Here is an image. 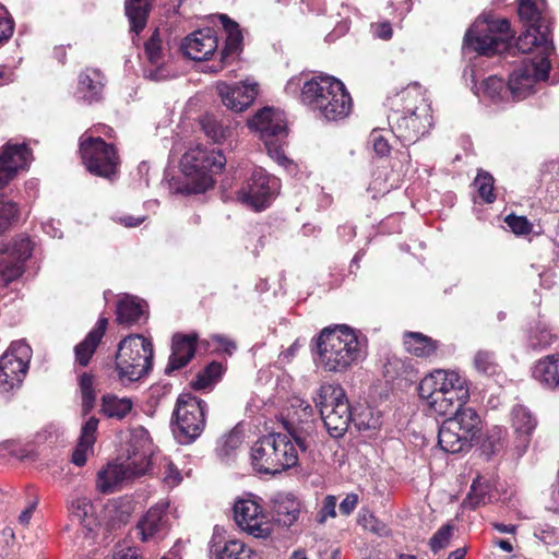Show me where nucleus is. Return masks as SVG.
Wrapping results in <instances>:
<instances>
[{"label":"nucleus","instance_id":"f257e3e1","mask_svg":"<svg viewBox=\"0 0 559 559\" xmlns=\"http://www.w3.org/2000/svg\"><path fill=\"white\" fill-rule=\"evenodd\" d=\"M299 90L302 104L328 121L344 119L352 111L349 93L343 82L333 76L319 75L302 82L298 75L286 83L287 94L295 95Z\"/></svg>","mask_w":559,"mask_h":559},{"label":"nucleus","instance_id":"f03ea898","mask_svg":"<svg viewBox=\"0 0 559 559\" xmlns=\"http://www.w3.org/2000/svg\"><path fill=\"white\" fill-rule=\"evenodd\" d=\"M314 342V362L325 372L343 373L366 354V340L345 324L324 328Z\"/></svg>","mask_w":559,"mask_h":559},{"label":"nucleus","instance_id":"7ed1b4c3","mask_svg":"<svg viewBox=\"0 0 559 559\" xmlns=\"http://www.w3.org/2000/svg\"><path fill=\"white\" fill-rule=\"evenodd\" d=\"M285 433H270L259 439L251 449V460L260 473L276 474L296 466L298 445Z\"/></svg>","mask_w":559,"mask_h":559},{"label":"nucleus","instance_id":"20e7f679","mask_svg":"<svg viewBox=\"0 0 559 559\" xmlns=\"http://www.w3.org/2000/svg\"><path fill=\"white\" fill-rule=\"evenodd\" d=\"M518 11L526 25V29L516 40L518 49L524 53L533 52L534 47L554 51L546 0H520Z\"/></svg>","mask_w":559,"mask_h":559},{"label":"nucleus","instance_id":"39448f33","mask_svg":"<svg viewBox=\"0 0 559 559\" xmlns=\"http://www.w3.org/2000/svg\"><path fill=\"white\" fill-rule=\"evenodd\" d=\"M483 429V421L472 407L456 411L453 417L445 419L438 433L440 448L449 453L468 451L478 440Z\"/></svg>","mask_w":559,"mask_h":559},{"label":"nucleus","instance_id":"423d86ee","mask_svg":"<svg viewBox=\"0 0 559 559\" xmlns=\"http://www.w3.org/2000/svg\"><path fill=\"white\" fill-rule=\"evenodd\" d=\"M154 348L148 338L140 334L124 337L118 346L116 371L120 381L142 380L153 367Z\"/></svg>","mask_w":559,"mask_h":559},{"label":"nucleus","instance_id":"0eeeda50","mask_svg":"<svg viewBox=\"0 0 559 559\" xmlns=\"http://www.w3.org/2000/svg\"><path fill=\"white\" fill-rule=\"evenodd\" d=\"M249 126L260 134L271 158L280 165L288 163L283 148L288 133L283 111L263 108L252 117Z\"/></svg>","mask_w":559,"mask_h":559},{"label":"nucleus","instance_id":"6e6552de","mask_svg":"<svg viewBox=\"0 0 559 559\" xmlns=\"http://www.w3.org/2000/svg\"><path fill=\"white\" fill-rule=\"evenodd\" d=\"M510 37V24L504 19L478 17L466 32L464 44L469 49L490 56L501 51Z\"/></svg>","mask_w":559,"mask_h":559},{"label":"nucleus","instance_id":"1a4fd4ad","mask_svg":"<svg viewBox=\"0 0 559 559\" xmlns=\"http://www.w3.org/2000/svg\"><path fill=\"white\" fill-rule=\"evenodd\" d=\"M536 55L525 58L510 74L508 87L515 99H523L533 93L537 82L546 80L550 70L549 56L552 51H544L543 47H534Z\"/></svg>","mask_w":559,"mask_h":559},{"label":"nucleus","instance_id":"9d476101","mask_svg":"<svg viewBox=\"0 0 559 559\" xmlns=\"http://www.w3.org/2000/svg\"><path fill=\"white\" fill-rule=\"evenodd\" d=\"M226 164L219 151H207L201 146L190 148L181 158V167L186 176L197 180V192L205 191L213 186L211 174L221 171Z\"/></svg>","mask_w":559,"mask_h":559},{"label":"nucleus","instance_id":"9b49d317","mask_svg":"<svg viewBox=\"0 0 559 559\" xmlns=\"http://www.w3.org/2000/svg\"><path fill=\"white\" fill-rule=\"evenodd\" d=\"M206 404L191 393L179 395L174 411V432L181 443H189L198 438L205 426Z\"/></svg>","mask_w":559,"mask_h":559},{"label":"nucleus","instance_id":"f8f14e48","mask_svg":"<svg viewBox=\"0 0 559 559\" xmlns=\"http://www.w3.org/2000/svg\"><path fill=\"white\" fill-rule=\"evenodd\" d=\"M281 417L288 435L301 451L308 448L307 437L314 430L313 409L299 396H292L282 408Z\"/></svg>","mask_w":559,"mask_h":559},{"label":"nucleus","instance_id":"ddd939ff","mask_svg":"<svg viewBox=\"0 0 559 559\" xmlns=\"http://www.w3.org/2000/svg\"><path fill=\"white\" fill-rule=\"evenodd\" d=\"M80 152L82 160L90 173L102 177H110L116 174L119 157L111 144H107L99 136L81 138Z\"/></svg>","mask_w":559,"mask_h":559},{"label":"nucleus","instance_id":"4468645a","mask_svg":"<svg viewBox=\"0 0 559 559\" xmlns=\"http://www.w3.org/2000/svg\"><path fill=\"white\" fill-rule=\"evenodd\" d=\"M234 519L241 531L255 538H267L274 530L273 519L253 498H242L235 502Z\"/></svg>","mask_w":559,"mask_h":559},{"label":"nucleus","instance_id":"2eb2a0df","mask_svg":"<svg viewBox=\"0 0 559 559\" xmlns=\"http://www.w3.org/2000/svg\"><path fill=\"white\" fill-rule=\"evenodd\" d=\"M278 189L277 178L270 176L262 168H254L238 191L237 200L255 211H262L270 205Z\"/></svg>","mask_w":559,"mask_h":559},{"label":"nucleus","instance_id":"dca6fc26","mask_svg":"<svg viewBox=\"0 0 559 559\" xmlns=\"http://www.w3.org/2000/svg\"><path fill=\"white\" fill-rule=\"evenodd\" d=\"M416 390L437 415L455 413L469 397L468 386H417Z\"/></svg>","mask_w":559,"mask_h":559},{"label":"nucleus","instance_id":"f3484780","mask_svg":"<svg viewBox=\"0 0 559 559\" xmlns=\"http://www.w3.org/2000/svg\"><path fill=\"white\" fill-rule=\"evenodd\" d=\"M417 111L399 114L393 111L389 119L397 136L407 143H415L425 135L432 126L431 108L429 103H423L414 108Z\"/></svg>","mask_w":559,"mask_h":559},{"label":"nucleus","instance_id":"a211bd4d","mask_svg":"<svg viewBox=\"0 0 559 559\" xmlns=\"http://www.w3.org/2000/svg\"><path fill=\"white\" fill-rule=\"evenodd\" d=\"M32 348L24 341L12 342L0 357V384H21L28 371Z\"/></svg>","mask_w":559,"mask_h":559},{"label":"nucleus","instance_id":"6ab92c4d","mask_svg":"<svg viewBox=\"0 0 559 559\" xmlns=\"http://www.w3.org/2000/svg\"><path fill=\"white\" fill-rule=\"evenodd\" d=\"M154 456V445L148 431L141 426L130 429L123 460L127 461V468L144 475L150 469Z\"/></svg>","mask_w":559,"mask_h":559},{"label":"nucleus","instance_id":"aec40b11","mask_svg":"<svg viewBox=\"0 0 559 559\" xmlns=\"http://www.w3.org/2000/svg\"><path fill=\"white\" fill-rule=\"evenodd\" d=\"M33 245L29 238L20 236L0 251V278L9 284L24 273V263L31 258Z\"/></svg>","mask_w":559,"mask_h":559},{"label":"nucleus","instance_id":"412c9836","mask_svg":"<svg viewBox=\"0 0 559 559\" xmlns=\"http://www.w3.org/2000/svg\"><path fill=\"white\" fill-rule=\"evenodd\" d=\"M320 414L328 432L333 438L342 437L347 431L350 420H353L360 430L377 427V419L372 418L369 409L360 414H355L352 408L341 406L340 411H322Z\"/></svg>","mask_w":559,"mask_h":559},{"label":"nucleus","instance_id":"4be33fe9","mask_svg":"<svg viewBox=\"0 0 559 559\" xmlns=\"http://www.w3.org/2000/svg\"><path fill=\"white\" fill-rule=\"evenodd\" d=\"M31 150L25 143L8 142L0 147V189L28 166Z\"/></svg>","mask_w":559,"mask_h":559},{"label":"nucleus","instance_id":"5701e85b","mask_svg":"<svg viewBox=\"0 0 559 559\" xmlns=\"http://www.w3.org/2000/svg\"><path fill=\"white\" fill-rule=\"evenodd\" d=\"M216 87L222 103L236 112L246 110L258 95V84L249 80L243 81L240 85L219 82Z\"/></svg>","mask_w":559,"mask_h":559},{"label":"nucleus","instance_id":"b1692460","mask_svg":"<svg viewBox=\"0 0 559 559\" xmlns=\"http://www.w3.org/2000/svg\"><path fill=\"white\" fill-rule=\"evenodd\" d=\"M218 47L216 32L213 28L198 29L190 34L181 44V50L192 60H206Z\"/></svg>","mask_w":559,"mask_h":559},{"label":"nucleus","instance_id":"393cba45","mask_svg":"<svg viewBox=\"0 0 559 559\" xmlns=\"http://www.w3.org/2000/svg\"><path fill=\"white\" fill-rule=\"evenodd\" d=\"M145 57L154 69H146L145 76L162 81L168 78L169 73L164 68L167 61L168 45L165 44L158 31H155L144 46Z\"/></svg>","mask_w":559,"mask_h":559},{"label":"nucleus","instance_id":"a878e982","mask_svg":"<svg viewBox=\"0 0 559 559\" xmlns=\"http://www.w3.org/2000/svg\"><path fill=\"white\" fill-rule=\"evenodd\" d=\"M140 476L135 471L127 468V461L109 463L98 472L96 488L102 493H110L123 480Z\"/></svg>","mask_w":559,"mask_h":559},{"label":"nucleus","instance_id":"bb28decb","mask_svg":"<svg viewBox=\"0 0 559 559\" xmlns=\"http://www.w3.org/2000/svg\"><path fill=\"white\" fill-rule=\"evenodd\" d=\"M197 335L176 334L173 337L171 354L165 368V373L170 374L174 371L185 367L194 356Z\"/></svg>","mask_w":559,"mask_h":559},{"label":"nucleus","instance_id":"cd10ccee","mask_svg":"<svg viewBox=\"0 0 559 559\" xmlns=\"http://www.w3.org/2000/svg\"><path fill=\"white\" fill-rule=\"evenodd\" d=\"M167 507L168 504L165 502L155 504L148 509V511L139 522L138 528L143 542L160 535L167 530Z\"/></svg>","mask_w":559,"mask_h":559},{"label":"nucleus","instance_id":"c85d7f7f","mask_svg":"<svg viewBox=\"0 0 559 559\" xmlns=\"http://www.w3.org/2000/svg\"><path fill=\"white\" fill-rule=\"evenodd\" d=\"M69 513L73 520H76L83 530L85 536L94 537L100 526L96 516L95 508L87 498H76L69 504Z\"/></svg>","mask_w":559,"mask_h":559},{"label":"nucleus","instance_id":"c756f323","mask_svg":"<svg viewBox=\"0 0 559 559\" xmlns=\"http://www.w3.org/2000/svg\"><path fill=\"white\" fill-rule=\"evenodd\" d=\"M393 111L399 114L415 111L414 108L423 103H428L425 92L418 83H414L390 97Z\"/></svg>","mask_w":559,"mask_h":559},{"label":"nucleus","instance_id":"7c9ffc66","mask_svg":"<svg viewBox=\"0 0 559 559\" xmlns=\"http://www.w3.org/2000/svg\"><path fill=\"white\" fill-rule=\"evenodd\" d=\"M107 328V319L102 318L86 337L75 346V359L80 366L85 367L96 350Z\"/></svg>","mask_w":559,"mask_h":559},{"label":"nucleus","instance_id":"2f4dec72","mask_svg":"<svg viewBox=\"0 0 559 559\" xmlns=\"http://www.w3.org/2000/svg\"><path fill=\"white\" fill-rule=\"evenodd\" d=\"M97 427L98 419L95 417L88 418L82 426L79 443L73 452L72 461L75 465H84L87 460V455L93 452V445L96 441Z\"/></svg>","mask_w":559,"mask_h":559},{"label":"nucleus","instance_id":"473e14b6","mask_svg":"<svg viewBox=\"0 0 559 559\" xmlns=\"http://www.w3.org/2000/svg\"><path fill=\"white\" fill-rule=\"evenodd\" d=\"M104 76L95 69H86L79 76V93L88 102H97L102 97Z\"/></svg>","mask_w":559,"mask_h":559},{"label":"nucleus","instance_id":"72a5a7b5","mask_svg":"<svg viewBox=\"0 0 559 559\" xmlns=\"http://www.w3.org/2000/svg\"><path fill=\"white\" fill-rule=\"evenodd\" d=\"M223 27L227 33L226 43L222 50V61L229 62L234 60L241 51L242 34L236 22L231 21L227 15L219 16Z\"/></svg>","mask_w":559,"mask_h":559},{"label":"nucleus","instance_id":"f704fd0d","mask_svg":"<svg viewBox=\"0 0 559 559\" xmlns=\"http://www.w3.org/2000/svg\"><path fill=\"white\" fill-rule=\"evenodd\" d=\"M152 0H126V14L131 32L140 34L146 26Z\"/></svg>","mask_w":559,"mask_h":559},{"label":"nucleus","instance_id":"c9c22d12","mask_svg":"<svg viewBox=\"0 0 559 559\" xmlns=\"http://www.w3.org/2000/svg\"><path fill=\"white\" fill-rule=\"evenodd\" d=\"M317 405L322 411H340L341 406L350 408L343 386H320Z\"/></svg>","mask_w":559,"mask_h":559},{"label":"nucleus","instance_id":"e433bc0d","mask_svg":"<svg viewBox=\"0 0 559 559\" xmlns=\"http://www.w3.org/2000/svg\"><path fill=\"white\" fill-rule=\"evenodd\" d=\"M403 343L405 349L417 357H429L438 347L436 341L419 332H405Z\"/></svg>","mask_w":559,"mask_h":559},{"label":"nucleus","instance_id":"4c0bfd02","mask_svg":"<svg viewBox=\"0 0 559 559\" xmlns=\"http://www.w3.org/2000/svg\"><path fill=\"white\" fill-rule=\"evenodd\" d=\"M533 377L544 384H559V355H549L538 360Z\"/></svg>","mask_w":559,"mask_h":559},{"label":"nucleus","instance_id":"58836bf2","mask_svg":"<svg viewBox=\"0 0 559 559\" xmlns=\"http://www.w3.org/2000/svg\"><path fill=\"white\" fill-rule=\"evenodd\" d=\"M156 466V475L163 485L169 489L175 488L182 481V474L173 463V461L164 455H155L152 464Z\"/></svg>","mask_w":559,"mask_h":559},{"label":"nucleus","instance_id":"ea45409f","mask_svg":"<svg viewBox=\"0 0 559 559\" xmlns=\"http://www.w3.org/2000/svg\"><path fill=\"white\" fill-rule=\"evenodd\" d=\"M511 423L519 437L527 439L535 430L537 420L523 405H515L511 412Z\"/></svg>","mask_w":559,"mask_h":559},{"label":"nucleus","instance_id":"a19ab883","mask_svg":"<svg viewBox=\"0 0 559 559\" xmlns=\"http://www.w3.org/2000/svg\"><path fill=\"white\" fill-rule=\"evenodd\" d=\"M274 512L278 523L289 526L298 518L299 502L290 496L280 497L274 502Z\"/></svg>","mask_w":559,"mask_h":559},{"label":"nucleus","instance_id":"79ce46f5","mask_svg":"<svg viewBox=\"0 0 559 559\" xmlns=\"http://www.w3.org/2000/svg\"><path fill=\"white\" fill-rule=\"evenodd\" d=\"M215 552L216 559H258L257 554L237 539L227 540L224 547L215 549Z\"/></svg>","mask_w":559,"mask_h":559},{"label":"nucleus","instance_id":"37998d69","mask_svg":"<svg viewBox=\"0 0 559 559\" xmlns=\"http://www.w3.org/2000/svg\"><path fill=\"white\" fill-rule=\"evenodd\" d=\"M144 313V305L134 298L122 299L118 304V321L120 323L132 324L139 321Z\"/></svg>","mask_w":559,"mask_h":559},{"label":"nucleus","instance_id":"c03bdc74","mask_svg":"<svg viewBox=\"0 0 559 559\" xmlns=\"http://www.w3.org/2000/svg\"><path fill=\"white\" fill-rule=\"evenodd\" d=\"M490 501L489 484L480 476L473 480L471 490L464 500V504L475 509Z\"/></svg>","mask_w":559,"mask_h":559},{"label":"nucleus","instance_id":"a18cd8bd","mask_svg":"<svg viewBox=\"0 0 559 559\" xmlns=\"http://www.w3.org/2000/svg\"><path fill=\"white\" fill-rule=\"evenodd\" d=\"M242 444V436L238 431H231L222 437L218 441L216 452L223 461H228L236 456L237 451Z\"/></svg>","mask_w":559,"mask_h":559},{"label":"nucleus","instance_id":"49530a36","mask_svg":"<svg viewBox=\"0 0 559 559\" xmlns=\"http://www.w3.org/2000/svg\"><path fill=\"white\" fill-rule=\"evenodd\" d=\"M507 435V429L501 426H493L488 429L481 445L483 451L488 455L499 453L503 449Z\"/></svg>","mask_w":559,"mask_h":559},{"label":"nucleus","instance_id":"de8ad7c7","mask_svg":"<svg viewBox=\"0 0 559 559\" xmlns=\"http://www.w3.org/2000/svg\"><path fill=\"white\" fill-rule=\"evenodd\" d=\"M132 404L128 399H118L112 395L103 397V412L108 417L122 418L131 411Z\"/></svg>","mask_w":559,"mask_h":559},{"label":"nucleus","instance_id":"09e8293b","mask_svg":"<svg viewBox=\"0 0 559 559\" xmlns=\"http://www.w3.org/2000/svg\"><path fill=\"white\" fill-rule=\"evenodd\" d=\"M493 177L485 171L479 170L476 178L474 179V187L476 188L479 197L486 203H492L496 200V194L493 193Z\"/></svg>","mask_w":559,"mask_h":559},{"label":"nucleus","instance_id":"8fccbe9b","mask_svg":"<svg viewBox=\"0 0 559 559\" xmlns=\"http://www.w3.org/2000/svg\"><path fill=\"white\" fill-rule=\"evenodd\" d=\"M226 371V365L219 361H212L198 376L194 384H212L222 380Z\"/></svg>","mask_w":559,"mask_h":559},{"label":"nucleus","instance_id":"3c124183","mask_svg":"<svg viewBox=\"0 0 559 559\" xmlns=\"http://www.w3.org/2000/svg\"><path fill=\"white\" fill-rule=\"evenodd\" d=\"M474 366L478 372L486 376H492L498 372L499 366L496 364L493 354L487 350H479L475 355Z\"/></svg>","mask_w":559,"mask_h":559},{"label":"nucleus","instance_id":"603ef678","mask_svg":"<svg viewBox=\"0 0 559 559\" xmlns=\"http://www.w3.org/2000/svg\"><path fill=\"white\" fill-rule=\"evenodd\" d=\"M201 124L205 134L214 142H221L230 133L228 128H223L222 124L211 116H205L201 120Z\"/></svg>","mask_w":559,"mask_h":559},{"label":"nucleus","instance_id":"864d4df0","mask_svg":"<svg viewBox=\"0 0 559 559\" xmlns=\"http://www.w3.org/2000/svg\"><path fill=\"white\" fill-rule=\"evenodd\" d=\"M460 376L455 371L437 369L425 377L420 384H455Z\"/></svg>","mask_w":559,"mask_h":559},{"label":"nucleus","instance_id":"5fc2aeb1","mask_svg":"<svg viewBox=\"0 0 559 559\" xmlns=\"http://www.w3.org/2000/svg\"><path fill=\"white\" fill-rule=\"evenodd\" d=\"M504 223L516 236H526L533 230V224L525 216L509 214Z\"/></svg>","mask_w":559,"mask_h":559},{"label":"nucleus","instance_id":"6e6d98bb","mask_svg":"<svg viewBox=\"0 0 559 559\" xmlns=\"http://www.w3.org/2000/svg\"><path fill=\"white\" fill-rule=\"evenodd\" d=\"M454 526L445 524L441 526L430 538V547L436 552L445 548L453 536Z\"/></svg>","mask_w":559,"mask_h":559},{"label":"nucleus","instance_id":"4d7b16f0","mask_svg":"<svg viewBox=\"0 0 559 559\" xmlns=\"http://www.w3.org/2000/svg\"><path fill=\"white\" fill-rule=\"evenodd\" d=\"M359 524L377 535H383L386 533L385 524L379 521L373 513L369 511H362L359 514Z\"/></svg>","mask_w":559,"mask_h":559},{"label":"nucleus","instance_id":"13d9d810","mask_svg":"<svg viewBox=\"0 0 559 559\" xmlns=\"http://www.w3.org/2000/svg\"><path fill=\"white\" fill-rule=\"evenodd\" d=\"M480 87L484 95L491 99H497L500 97L502 91L504 90V82L502 79L496 75H491L483 81Z\"/></svg>","mask_w":559,"mask_h":559},{"label":"nucleus","instance_id":"bf43d9fd","mask_svg":"<svg viewBox=\"0 0 559 559\" xmlns=\"http://www.w3.org/2000/svg\"><path fill=\"white\" fill-rule=\"evenodd\" d=\"M397 370L402 371L401 374H397V377H396L397 379L408 381L412 383L415 382V380H413L411 378V374L413 373V369L409 365H406L405 361L394 358V359L390 360L385 366V374L386 376H390L391 373H394Z\"/></svg>","mask_w":559,"mask_h":559},{"label":"nucleus","instance_id":"052dcab7","mask_svg":"<svg viewBox=\"0 0 559 559\" xmlns=\"http://www.w3.org/2000/svg\"><path fill=\"white\" fill-rule=\"evenodd\" d=\"M16 212V205L13 202L0 200V233L11 226Z\"/></svg>","mask_w":559,"mask_h":559},{"label":"nucleus","instance_id":"680f3d73","mask_svg":"<svg viewBox=\"0 0 559 559\" xmlns=\"http://www.w3.org/2000/svg\"><path fill=\"white\" fill-rule=\"evenodd\" d=\"M209 343H213L216 345V350L227 354L228 356H231L235 350L237 349V345L235 341L231 338L221 335V334H213L210 336Z\"/></svg>","mask_w":559,"mask_h":559},{"label":"nucleus","instance_id":"e2e57ef3","mask_svg":"<svg viewBox=\"0 0 559 559\" xmlns=\"http://www.w3.org/2000/svg\"><path fill=\"white\" fill-rule=\"evenodd\" d=\"M370 142L372 143L373 151L379 156H384L390 152V145L388 141L377 131L370 134Z\"/></svg>","mask_w":559,"mask_h":559},{"label":"nucleus","instance_id":"0e129e2a","mask_svg":"<svg viewBox=\"0 0 559 559\" xmlns=\"http://www.w3.org/2000/svg\"><path fill=\"white\" fill-rule=\"evenodd\" d=\"M336 497L328 496L323 500L322 509L320 512V521L324 522L326 518H334L336 515Z\"/></svg>","mask_w":559,"mask_h":559},{"label":"nucleus","instance_id":"69168bd1","mask_svg":"<svg viewBox=\"0 0 559 559\" xmlns=\"http://www.w3.org/2000/svg\"><path fill=\"white\" fill-rule=\"evenodd\" d=\"M95 396L93 386H82V408L85 414L94 407Z\"/></svg>","mask_w":559,"mask_h":559},{"label":"nucleus","instance_id":"338daca9","mask_svg":"<svg viewBox=\"0 0 559 559\" xmlns=\"http://www.w3.org/2000/svg\"><path fill=\"white\" fill-rule=\"evenodd\" d=\"M358 495L348 493L340 503V511L344 515H349L358 504Z\"/></svg>","mask_w":559,"mask_h":559},{"label":"nucleus","instance_id":"774afa93","mask_svg":"<svg viewBox=\"0 0 559 559\" xmlns=\"http://www.w3.org/2000/svg\"><path fill=\"white\" fill-rule=\"evenodd\" d=\"M13 33V22L10 17L0 14V41L8 39Z\"/></svg>","mask_w":559,"mask_h":559}]
</instances>
